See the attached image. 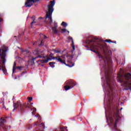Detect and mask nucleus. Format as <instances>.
I'll return each mask as SVG.
<instances>
[{
    "instance_id": "20",
    "label": "nucleus",
    "mask_w": 131,
    "mask_h": 131,
    "mask_svg": "<svg viewBox=\"0 0 131 131\" xmlns=\"http://www.w3.org/2000/svg\"><path fill=\"white\" fill-rule=\"evenodd\" d=\"M60 130L61 131H68V129H67V127L61 126Z\"/></svg>"
},
{
    "instance_id": "12",
    "label": "nucleus",
    "mask_w": 131,
    "mask_h": 131,
    "mask_svg": "<svg viewBox=\"0 0 131 131\" xmlns=\"http://www.w3.org/2000/svg\"><path fill=\"white\" fill-rule=\"evenodd\" d=\"M57 28H58V26L56 24L54 27L52 28V30L54 34H58V33H59V31L57 30Z\"/></svg>"
},
{
    "instance_id": "8",
    "label": "nucleus",
    "mask_w": 131,
    "mask_h": 131,
    "mask_svg": "<svg viewBox=\"0 0 131 131\" xmlns=\"http://www.w3.org/2000/svg\"><path fill=\"white\" fill-rule=\"evenodd\" d=\"M53 59H56L58 62H60L62 64H64L66 66H68V67H73L74 66V64H73L72 66H70L68 64L66 63V61H65V57H63V56H57L56 57H53Z\"/></svg>"
},
{
    "instance_id": "13",
    "label": "nucleus",
    "mask_w": 131,
    "mask_h": 131,
    "mask_svg": "<svg viewBox=\"0 0 131 131\" xmlns=\"http://www.w3.org/2000/svg\"><path fill=\"white\" fill-rule=\"evenodd\" d=\"M35 125H36V126H38V125H40V126L41 127H43V131H45V123H41L40 124L38 123V122H36L35 123Z\"/></svg>"
},
{
    "instance_id": "43",
    "label": "nucleus",
    "mask_w": 131,
    "mask_h": 131,
    "mask_svg": "<svg viewBox=\"0 0 131 131\" xmlns=\"http://www.w3.org/2000/svg\"><path fill=\"white\" fill-rule=\"evenodd\" d=\"M24 52H26V51H24Z\"/></svg>"
},
{
    "instance_id": "24",
    "label": "nucleus",
    "mask_w": 131,
    "mask_h": 131,
    "mask_svg": "<svg viewBox=\"0 0 131 131\" xmlns=\"http://www.w3.org/2000/svg\"><path fill=\"white\" fill-rule=\"evenodd\" d=\"M39 36H40V37H41V38H43L44 39L47 38V36H46L42 34H40L39 35Z\"/></svg>"
},
{
    "instance_id": "1",
    "label": "nucleus",
    "mask_w": 131,
    "mask_h": 131,
    "mask_svg": "<svg viewBox=\"0 0 131 131\" xmlns=\"http://www.w3.org/2000/svg\"><path fill=\"white\" fill-rule=\"evenodd\" d=\"M86 43L89 46L90 50L93 52V53H97L98 50H105V47L102 44L100 43V40L97 38H92L91 39H87L86 40Z\"/></svg>"
},
{
    "instance_id": "32",
    "label": "nucleus",
    "mask_w": 131,
    "mask_h": 131,
    "mask_svg": "<svg viewBox=\"0 0 131 131\" xmlns=\"http://www.w3.org/2000/svg\"><path fill=\"white\" fill-rule=\"evenodd\" d=\"M28 100L29 101V102H31V101H32V98L31 97H28Z\"/></svg>"
},
{
    "instance_id": "33",
    "label": "nucleus",
    "mask_w": 131,
    "mask_h": 131,
    "mask_svg": "<svg viewBox=\"0 0 131 131\" xmlns=\"http://www.w3.org/2000/svg\"><path fill=\"white\" fill-rule=\"evenodd\" d=\"M2 106H3V108H4V109H6V107L5 106V103H4L2 104Z\"/></svg>"
},
{
    "instance_id": "18",
    "label": "nucleus",
    "mask_w": 131,
    "mask_h": 131,
    "mask_svg": "<svg viewBox=\"0 0 131 131\" xmlns=\"http://www.w3.org/2000/svg\"><path fill=\"white\" fill-rule=\"evenodd\" d=\"M69 39H71L72 40V45H73V49L74 50L75 49V46H74V42L73 41V38H72V37H69Z\"/></svg>"
},
{
    "instance_id": "19",
    "label": "nucleus",
    "mask_w": 131,
    "mask_h": 131,
    "mask_svg": "<svg viewBox=\"0 0 131 131\" xmlns=\"http://www.w3.org/2000/svg\"><path fill=\"white\" fill-rule=\"evenodd\" d=\"M31 19H34L33 21H32L31 23V26H32V25H33V24H34V23H36V21H35V16H33L31 17Z\"/></svg>"
},
{
    "instance_id": "31",
    "label": "nucleus",
    "mask_w": 131,
    "mask_h": 131,
    "mask_svg": "<svg viewBox=\"0 0 131 131\" xmlns=\"http://www.w3.org/2000/svg\"><path fill=\"white\" fill-rule=\"evenodd\" d=\"M54 52H55V53H61V51H59L58 49H55Z\"/></svg>"
},
{
    "instance_id": "14",
    "label": "nucleus",
    "mask_w": 131,
    "mask_h": 131,
    "mask_svg": "<svg viewBox=\"0 0 131 131\" xmlns=\"http://www.w3.org/2000/svg\"><path fill=\"white\" fill-rule=\"evenodd\" d=\"M49 60H51V58H48L47 59L39 60L38 62H40V63H48Z\"/></svg>"
},
{
    "instance_id": "35",
    "label": "nucleus",
    "mask_w": 131,
    "mask_h": 131,
    "mask_svg": "<svg viewBox=\"0 0 131 131\" xmlns=\"http://www.w3.org/2000/svg\"><path fill=\"white\" fill-rule=\"evenodd\" d=\"M114 42H112L113 43H116V41H113Z\"/></svg>"
},
{
    "instance_id": "6",
    "label": "nucleus",
    "mask_w": 131,
    "mask_h": 131,
    "mask_svg": "<svg viewBox=\"0 0 131 131\" xmlns=\"http://www.w3.org/2000/svg\"><path fill=\"white\" fill-rule=\"evenodd\" d=\"M54 6H55V1H50V5L48 6V12L46 14V19L48 18L50 19L51 22H53V19H52V14L54 12Z\"/></svg>"
},
{
    "instance_id": "23",
    "label": "nucleus",
    "mask_w": 131,
    "mask_h": 131,
    "mask_svg": "<svg viewBox=\"0 0 131 131\" xmlns=\"http://www.w3.org/2000/svg\"><path fill=\"white\" fill-rule=\"evenodd\" d=\"M61 25L63 27H67L68 25H67V23H66L65 21H62Z\"/></svg>"
},
{
    "instance_id": "38",
    "label": "nucleus",
    "mask_w": 131,
    "mask_h": 131,
    "mask_svg": "<svg viewBox=\"0 0 131 131\" xmlns=\"http://www.w3.org/2000/svg\"><path fill=\"white\" fill-rule=\"evenodd\" d=\"M24 34V33H23L22 34H20V35H23Z\"/></svg>"
},
{
    "instance_id": "41",
    "label": "nucleus",
    "mask_w": 131,
    "mask_h": 131,
    "mask_svg": "<svg viewBox=\"0 0 131 131\" xmlns=\"http://www.w3.org/2000/svg\"><path fill=\"white\" fill-rule=\"evenodd\" d=\"M107 120H108V118H106Z\"/></svg>"
},
{
    "instance_id": "3",
    "label": "nucleus",
    "mask_w": 131,
    "mask_h": 131,
    "mask_svg": "<svg viewBox=\"0 0 131 131\" xmlns=\"http://www.w3.org/2000/svg\"><path fill=\"white\" fill-rule=\"evenodd\" d=\"M8 50L0 49V70H2L3 73L7 75V69H6V62H7V52Z\"/></svg>"
},
{
    "instance_id": "7",
    "label": "nucleus",
    "mask_w": 131,
    "mask_h": 131,
    "mask_svg": "<svg viewBox=\"0 0 131 131\" xmlns=\"http://www.w3.org/2000/svg\"><path fill=\"white\" fill-rule=\"evenodd\" d=\"M113 117L115 118V124L114 125V128L116 129V127L117 126V123L120 120V116H119V111L116 108L113 112Z\"/></svg>"
},
{
    "instance_id": "17",
    "label": "nucleus",
    "mask_w": 131,
    "mask_h": 131,
    "mask_svg": "<svg viewBox=\"0 0 131 131\" xmlns=\"http://www.w3.org/2000/svg\"><path fill=\"white\" fill-rule=\"evenodd\" d=\"M110 123L113 124L114 123V119L112 117H109L108 118Z\"/></svg>"
},
{
    "instance_id": "37",
    "label": "nucleus",
    "mask_w": 131,
    "mask_h": 131,
    "mask_svg": "<svg viewBox=\"0 0 131 131\" xmlns=\"http://www.w3.org/2000/svg\"><path fill=\"white\" fill-rule=\"evenodd\" d=\"M39 19H42L41 17H39Z\"/></svg>"
},
{
    "instance_id": "9",
    "label": "nucleus",
    "mask_w": 131,
    "mask_h": 131,
    "mask_svg": "<svg viewBox=\"0 0 131 131\" xmlns=\"http://www.w3.org/2000/svg\"><path fill=\"white\" fill-rule=\"evenodd\" d=\"M68 84L69 85H66L64 86V90L65 91H68L69 90H71V89H72L76 85V83H75L74 81H73L72 80H69L67 81Z\"/></svg>"
},
{
    "instance_id": "27",
    "label": "nucleus",
    "mask_w": 131,
    "mask_h": 131,
    "mask_svg": "<svg viewBox=\"0 0 131 131\" xmlns=\"http://www.w3.org/2000/svg\"><path fill=\"white\" fill-rule=\"evenodd\" d=\"M105 41H106V42H108V43H111V42H114L113 41H112L110 39H106Z\"/></svg>"
},
{
    "instance_id": "11",
    "label": "nucleus",
    "mask_w": 131,
    "mask_h": 131,
    "mask_svg": "<svg viewBox=\"0 0 131 131\" xmlns=\"http://www.w3.org/2000/svg\"><path fill=\"white\" fill-rule=\"evenodd\" d=\"M5 122H6V119L1 118L0 119V130L2 129V128L4 129V130H8V126L5 127Z\"/></svg>"
},
{
    "instance_id": "15",
    "label": "nucleus",
    "mask_w": 131,
    "mask_h": 131,
    "mask_svg": "<svg viewBox=\"0 0 131 131\" xmlns=\"http://www.w3.org/2000/svg\"><path fill=\"white\" fill-rule=\"evenodd\" d=\"M37 58H43V59H46V57L42 55H38L36 57L33 58V57H32V61H34L35 60H36V59H37Z\"/></svg>"
},
{
    "instance_id": "28",
    "label": "nucleus",
    "mask_w": 131,
    "mask_h": 131,
    "mask_svg": "<svg viewBox=\"0 0 131 131\" xmlns=\"http://www.w3.org/2000/svg\"><path fill=\"white\" fill-rule=\"evenodd\" d=\"M22 68H23V67H16V69L19 71L22 70Z\"/></svg>"
},
{
    "instance_id": "29",
    "label": "nucleus",
    "mask_w": 131,
    "mask_h": 131,
    "mask_svg": "<svg viewBox=\"0 0 131 131\" xmlns=\"http://www.w3.org/2000/svg\"><path fill=\"white\" fill-rule=\"evenodd\" d=\"M66 31H67L66 29H62L61 32V33H64V32H66Z\"/></svg>"
},
{
    "instance_id": "26",
    "label": "nucleus",
    "mask_w": 131,
    "mask_h": 131,
    "mask_svg": "<svg viewBox=\"0 0 131 131\" xmlns=\"http://www.w3.org/2000/svg\"><path fill=\"white\" fill-rule=\"evenodd\" d=\"M99 57L100 59H103L104 63H106V60L104 59V57H103L102 55H99Z\"/></svg>"
},
{
    "instance_id": "34",
    "label": "nucleus",
    "mask_w": 131,
    "mask_h": 131,
    "mask_svg": "<svg viewBox=\"0 0 131 131\" xmlns=\"http://www.w3.org/2000/svg\"><path fill=\"white\" fill-rule=\"evenodd\" d=\"M35 116H36V117H38L39 119L40 118V116H39V115H36Z\"/></svg>"
},
{
    "instance_id": "42",
    "label": "nucleus",
    "mask_w": 131,
    "mask_h": 131,
    "mask_svg": "<svg viewBox=\"0 0 131 131\" xmlns=\"http://www.w3.org/2000/svg\"><path fill=\"white\" fill-rule=\"evenodd\" d=\"M68 33H69V31H68Z\"/></svg>"
},
{
    "instance_id": "4",
    "label": "nucleus",
    "mask_w": 131,
    "mask_h": 131,
    "mask_svg": "<svg viewBox=\"0 0 131 131\" xmlns=\"http://www.w3.org/2000/svg\"><path fill=\"white\" fill-rule=\"evenodd\" d=\"M32 105H33V103H29L28 104L22 103L18 100L16 103H13L14 109L13 110V111L14 112L17 108H18V110L20 112H23L25 110V108H31Z\"/></svg>"
},
{
    "instance_id": "2",
    "label": "nucleus",
    "mask_w": 131,
    "mask_h": 131,
    "mask_svg": "<svg viewBox=\"0 0 131 131\" xmlns=\"http://www.w3.org/2000/svg\"><path fill=\"white\" fill-rule=\"evenodd\" d=\"M120 82H122V86L125 88L124 90L128 91L131 90V74L129 73L125 74L124 76H122L119 78Z\"/></svg>"
},
{
    "instance_id": "10",
    "label": "nucleus",
    "mask_w": 131,
    "mask_h": 131,
    "mask_svg": "<svg viewBox=\"0 0 131 131\" xmlns=\"http://www.w3.org/2000/svg\"><path fill=\"white\" fill-rule=\"evenodd\" d=\"M36 2H39V0H27L25 2V6L26 8H30L32 7L33 4L36 3Z\"/></svg>"
},
{
    "instance_id": "39",
    "label": "nucleus",
    "mask_w": 131,
    "mask_h": 131,
    "mask_svg": "<svg viewBox=\"0 0 131 131\" xmlns=\"http://www.w3.org/2000/svg\"><path fill=\"white\" fill-rule=\"evenodd\" d=\"M14 97H13L12 100H14Z\"/></svg>"
},
{
    "instance_id": "22",
    "label": "nucleus",
    "mask_w": 131,
    "mask_h": 131,
    "mask_svg": "<svg viewBox=\"0 0 131 131\" xmlns=\"http://www.w3.org/2000/svg\"><path fill=\"white\" fill-rule=\"evenodd\" d=\"M33 54L34 55H39V52H38V50L37 49L35 50L34 51H33Z\"/></svg>"
},
{
    "instance_id": "30",
    "label": "nucleus",
    "mask_w": 131,
    "mask_h": 131,
    "mask_svg": "<svg viewBox=\"0 0 131 131\" xmlns=\"http://www.w3.org/2000/svg\"><path fill=\"white\" fill-rule=\"evenodd\" d=\"M43 41H45L43 40L41 41L39 45V47H40V46H43Z\"/></svg>"
},
{
    "instance_id": "5",
    "label": "nucleus",
    "mask_w": 131,
    "mask_h": 131,
    "mask_svg": "<svg viewBox=\"0 0 131 131\" xmlns=\"http://www.w3.org/2000/svg\"><path fill=\"white\" fill-rule=\"evenodd\" d=\"M106 62L107 63V69H105V76L106 79V84L110 89H111V82L113 81V79H111L110 74H109V70L110 68L109 67V62H108V58H106Z\"/></svg>"
},
{
    "instance_id": "21",
    "label": "nucleus",
    "mask_w": 131,
    "mask_h": 131,
    "mask_svg": "<svg viewBox=\"0 0 131 131\" xmlns=\"http://www.w3.org/2000/svg\"><path fill=\"white\" fill-rule=\"evenodd\" d=\"M55 64H56V62H49V65L52 67V68H54L55 67Z\"/></svg>"
},
{
    "instance_id": "16",
    "label": "nucleus",
    "mask_w": 131,
    "mask_h": 131,
    "mask_svg": "<svg viewBox=\"0 0 131 131\" xmlns=\"http://www.w3.org/2000/svg\"><path fill=\"white\" fill-rule=\"evenodd\" d=\"M17 63L15 62V61L14 62L13 66V69H12V73H14L15 72V71L16 69Z\"/></svg>"
},
{
    "instance_id": "25",
    "label": "nucleus",
    "mask_w": 131,
    "mask_h": 131,
    "mask_svg": "<svg viewBox=\"0 0 131 131\" xmlns=\"http://www.w3.org/2000/svg\"><path fill=\"white\" fill-rule=\"evenodd\" d=\"M31 111H33L32 112V114H33V113H36V108H34V107H33V108H31Z\"/></svg>"
},
{
    "instance_id": "36",
    "label": "nucleus",
    "mask_w": 131,
    "mask_h": 131,
    "mask_svg": "<svg viewBox=\"0 0 131 131\" xmlns=\"http://www.w3.org/2000/svg\"><path fill=\"white\" fill-rule=\"evenodd\" d=\"M110 63H111V59H110Z\"/></svg>"
},
{
    "instance_id": "40",
    "label": "nucleus",
    "mask_w": 131,
    "mask_h": 131,
    "mask_svg": "<svg viewBox=\"0 0 131 131\" xmlns=\"http://www.w3.org/2000/svg\"><path fill=\"white\" fill-rule=\"evenodd\" d=\"M51 55H52V53L50 55V57H51Z\"/></svg>"
}]
</instances>
